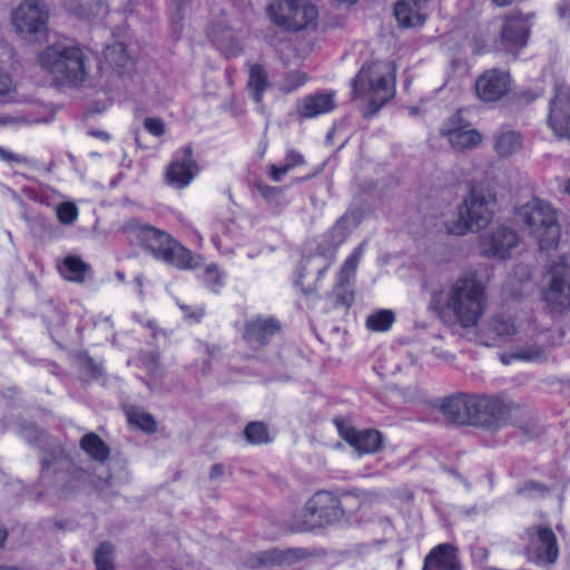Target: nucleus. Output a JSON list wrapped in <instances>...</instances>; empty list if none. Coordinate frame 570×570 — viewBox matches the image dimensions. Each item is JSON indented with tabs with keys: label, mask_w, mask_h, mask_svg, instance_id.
Here are the masks:
<instances>
[{
	"label": "nucleus",
	"mask_w": 570,
	"mask_h": 570,
	"mask_svg": "<svg viewBox=\"0 0 570 570\" xmlns=\"http://www.w3.org/2000/svg\"><path fill=\"white\" fill-rule=\"evenodd\" d=\"M488 296L481 281L471 273L455 278L445 289L444 297L434 294L430 307L441 317L450 314L464 328L474 327L487 309Z\"/></svg>",
	"instance_id": "1"
},
{
	"label": "nucleus",
	"mask_w": 570,
	"mask_h": 570,
	"mask_svg": "<svg viewBox=\"0 0 570 570\" xmlns=\"http://www.w3.org/2000/svg\"><path fill=\"white\" fill-rule=\"evenodd\" d=\"M124 232L158 261L178 269H193L197 266L191 252L165 230L131 219L124 225Z\"/></svg>",
	"instance_id": "2"
},
{
	"label": "nucleus",
	"mask_w": 570,
	"mask_h": 570,
	"mask_svg": "<svg viewBox=\"0 0 570 570\" xmlns=\"http://www.w3.org/2000/svg\"><path fill=\"white\" fill-rule=\"evenodd\" d=\"M38 61L61 85L80 86L88 77V56L79 46L53 43L39 53Z\"/></svg>",
	"instance_id": "3"
},
{
	"label": "nucleus",
	"mask_w": 570,
	"mask_h": 570,
	"mask_svg": "<svg viewBox=\"0 0 570 570\" xmlns=\"http://www.w3.org/2000/svg\"><path fill=\"white\" fill-rule=\"evenodd\" d=\"M353 98L368 105L366 114L376 112L394 96L393 67L387 61L364 65L352 81Z\"/></svg>",
	"instance_id": "4"
},
{
	"label": "nucleus",
	"mask_w": 570,
	"mask_h": 570,
	"mask_svg": "<svg viewBox=\"0 0 570 570\" xmlns=\"http://www.w3.org/2000/svg\"><path fill=\"white\" fill-rule=\"evenodd\" d=\"M517 217L529 229L540 249L553 248L559 243L560 225L557 213L549 203L532 199L517 209Z\"/></svg>",
	"instance_id": "5"
},
{
	"label": "nucleus",
	"mask_w": 570,
	"mask_h": 570,
	"mask_svg": "<svg viewBox=\"0 0 570 570\" xmlns=\"http://www.w3.org/2000/svg\"><path fill=\"white\" fill-rule=\"evenodd\" d=\"M497 209V197L491 191L473 189L458 208L455 220L446 224L451 235L463 236L485 227Z\"/></svg>",
	"instance_id": "6"
},
{
	"label": "nucleus",
	"mask_w": 570,
	"mask_h": 570,
	"mask_svg": "<svg viewBox=\"0 0 570 570\" xmlns=\"http://www.w3.org/2000/svg\"><path fill=\"white\" fill-rule=\"evenodd\" d=\"M49 9L42 0H24L11 12V24L23 40L33 41L48 36Z\"/></svg>",
	"instance_id": "7"
},
{
	"label": "nucleus",
	"mask_w": 570,
	"mask_h": 570,
	"mask_svg": "<svg viewBox=\"0 0 570 570\" xmlns=\"http://www.w3.org/2000/svg\"><path fill=\"white\" fill-rule=\"evenodd\" d=\"M267 13L277 27L298 31L315 21L317 9L306 0H274L267 7Z\"/></svg>",
	"instance_id": "8"
},
{
	"label": "nucleus",
	"mask_w": 570,
	"mask_h": 570,
	"mask_svg": "<svg viewBox=\"0 0 570 570\" xmlns=\"http://www.w3.org/2000/svg\"><path fill=\"white\" fill-rule=\"evenodd\" d=\"M344 507L333 493L321 491L315 493L305 504V520L296 523L297 531H309L315 527L330 524L341 520Z\"/></svg>",
	"instance_id": "9"
},
{
	"label": "nucleus",
	"mask_w": 570,
	"mask_h": 570,
	"mask_svg": "<svg viewBox=\"0 0 570 570\" xmlns=\"http://www.w3.org/2000/svg\"><path fill=\"white\" fill-rule=\"evenodd\" d=\"M471 425L491 431L504 426L517 406L497 396L473 395Z\"/></svg>",
	"instance_id": "10"
},
{
	"label": "nucleus",
	"mask_w": 570,
	"mask_h": 570,
	"mask_svg": "<svg viewBox=\"0 0 570 570\" xmlns=\"http://www.w3.org/2000/svg\"><path fill=\"white\" fill-rule=\"evenodd\" d=\"M543 301L554 309L570 307V265L562 258L554 263L546 276Z\"/></svg>",
	"instance_id": "11"
},
{
	"label": "nucleus",
	"mask_w": 570,
	"mask_h": 570,
	"mask_svg": "<svg viewBox=\"0 0 570 570\" xmlns=\"http://www.w3.org/2000/svg\"><path fill=\"white\" fill-rule=\"evenodd\" d=\"M480 250L483 256L505 259L511 250L518 246L517 233L505 226H499L480 236Z\"/></svg>",
	"instance_id": "12"
},
{
	"label": "nucleus",
	"mask_w": 570,
	"mask_h": 570,
	"mask_svg": "<svg viewBox=\"0 0 570 570\" xmlns=\"http://www.w3.org/2000/svg\"><path fill=\"white\" fill-rule=\"evenodd\" d=\"M529 540L527 553L539 562L554 563L559 557L557 538L548 527L535 525L527 529Z\"/></svg>",
	"instance_id": "13"
},
{
	"label": "nucleus",
	"mask_w": 570,
	"mask_h": 570,
	"mask_svg": "<svg viewBox=\"0 0 570 570\" xmlns=\"http://www.w3.org/2000/svg\"><path fill=\"white\" fill-rule=\"evenodd\" d=\"M340 435L360 454H373L383 449V435L377 430H356L336 422Z\"/></svg>",
	"instance_id": "14"
},
{
	"label": "nucleus",
	"mask_w": 570,
	"mask_h": 570,
	"mask_svg": "<svg viewBox=\"0 0 570 570\" xmlns=\"http://www.w3.org/2000/svg\"><path fill=\"white\" fill-rule=\"evenodd\" d=\"M198 173L197 163L193 158V148L186 146L177 153L166 170V180L169 185L184 188L190 184Z\"/></svg>",
	"instance_id": "15"
},
{
	"label": "nucleus",
	"mask_w": 570,
	"mask_h": 570,
	"mask_svg": "<svg viewBox=\"0 0 570 570\" xmlns=\"http://www.w3.org/2000/svg\"><path fill=\"white\" fill-rule=\"evenodd\" d=\"M509 73L499 69L484 71L475 81V92L484 102L500 100L509 91Z\"/></svg>",
	"instance_id": "16"
},
{
	"label": "nucleus",
	"mask_w": 570,
	"mask_h": 570,
	"mask_svg": "<svg viewBox=\"0 0 570 570\" xmlns=\"http://www.w3.org/2000/svg\"><path fill=\"white\" fill-rule=\"evenodd\" d=\"M528 33L527 23L522 16H507L500 31L497 49L515 55L517 50L527 45Z\"/></svg>",
	"instance_id": "17"
},
{
	"label": "nucleus",
	"mask_w": 570,
	"mask_h": 570,
	"mask_svg": "<svg viewBox=\"0 0 570 570\" xmlns=\"http://www.w3.org/2000/svg\"><path fill=\"white\" fill-rule=\"evenodd\" d=\"M365 252V243L360 244L352 254L344 261L338 275L337 282L334 287V295L337 303L344 306H350L353 302V293L345 291V286L354 279L358 264Z\"/></svg>",
	"instance_id": "18"
},
{
	"label": "nucleus",
	"mask_w": 570,
	"mask_h": 570,
	"mask_svg": "<svg viewBox=\"0 0 570 570\" xmlns=\"http://www.w3.org/2000/svg\"><path fill=\"white\" fill-rule=\"evenodd\" d=\"M71 465L65 453H50L41 461L40 481L45 487L61 485L67 480Z\"/></svg>",
	"instance_id": "19"
},
{
	"label": "nucleus",
	"mask_w": 570,
	"mask_h": 570,
	"mask_svg": "<svg viewBox=\"0 0 570 570\" xmlns=\"http://www.w3.org/2000/svg\"><path fill=\"white\" fill-rule=\"evenodd\" d=\"M308 557V552L305 549L294 548L286 550H267L256 553L247 559V566L256 568L261 566H281V564H293L299 560Z\"/></svg>",
	"instance_id": "20"
},
{
	"label": "nucleus",
	"mask_w": 570,
	"mask_h": 570,
	"mask_svg": "<svg viewBox=\"0 0 570 570\" xmlns=\"http://www.w3.org/2000/svg\"><path fill=\"white\" fill-rule=\"evenodd\" d=\"M549 126L561 138L570 139V97L566 92H558L550 105Z\"/></svg>",
	"instance_id": "21"
},
{
	"label": "nucleus",
	"mask_w": 570,
	"mask_h": 570,
	"mask_svg": "<svg viewBox=\"0 0 570 570\" xmlns=\"http://www.w3.org/2000/svg\"><path fill=\"white\" fill-rule=\"evenodd\" d=\"M456 122L458 119L452 118L441 129L442 135L454 149L464 150L480 145L482 137L478 130L468 126H456Z\"/></svg>",
	"instance_id": "22"
},
{
	"label": "nucleus",
	"mask_w": 570,
	"mask_h": 570,
	"mask_svg": "<svg viewBox=\"0 0 570 570\" xmlns=\"http://www.w3.org/2000/svg\"><path fill=\"white\" fill-rule=\"evenodd\" d=\"M350 233V218L347 216L342 217L336 222V224L332 227V229L327 234V238H330V245L325 247L324 245H320L317 248V254L325 258L326 264L323 268L318 271V277H321L327 268L334 263L336 250L341 246V244L346 239Z\"/></svg>",
	"instance_id": "23"
},
{
	"label": "nucleus",
	"mask_w": 570,
	"mask_h": 570,
	"mask_svg": "<svg viewBox=\"0 0 570 570\" xmlns=\"http://www.w3.org/2000/svg\"><path fill=\"white\" fill-rule=\"evenodd\" d=\"M426 3L428 0H399L394 7L399 24L404 28L422 26L425 21Z\"/></svg>",
	"instance_id": "24"
},
{
	"label": "nucleus",
	"mask_w": 570,
	"mask_h": 570,
	"mask_svg": "<svg viewBox=\"0 0 570 570\" xmlns=\"http://www.w3.org/2000/svg\"><path fill=\"white\" fill-rule=\"evenodd\" d=\"M473 395H458L443 401V414L456 424L471 425Z\"/></svg>",
	"instance_id": "25"
},
{
	"label": "nucleus",
	"mask_w": 570,
	"mask_h": 570,
	"mask_svg": "<svg viewBox=\"0 0 570 570\" xmlns=\"http://www.w3.org/2000/svg\"><path fill=\"white\" fill-rule=\"evenodd\" d=\"M423 570H460L454 548L449 543L435 547L426 556Z\"/></svg>",
	"instance_id": "26"
},
{
	"label": "nucleus",
	"mask_w": 570,
	"mask_h": 570,
	"mask_svg": "<svg viewBox=\"0 0 570 570\" xmlns=\"http://www.w3.org/2000/svg\"><path fill=\"white\" fill-rule=\"evenodd\" d=\"M279 330V324L272 317H255L246 323L244 338L249 343L264 345Z\"/></svg>",
	"instance_id": "27"
},
{
	"label": "nucleus",
	"mask_w": 570,
	"mask_h": 570,
	"mask_svg": "<svg viewBox=\"0 0 570 570\" xmlns=\"http://www.w3.org/2000/svg\"><path fill=\"white\" fill-rule=\"evenodd\" d=\"M335 108L334 94L321 92L306 96L298 105L297 112L304 118H314Z\"/></svg>",
	"instance_id": "28"
},
{
	"label": "nucleus",
	"mask_w": 570,
	"mask_h": 570,
	"mask_svg": "<svg viewBox=\"0 0 570 570\" xmlns=\"http://www.w3.org/2000/svg\"><path fill=\"white\" fill-rule=\"evenodd\" d=\"M520 328V322L515 315L501 312L492 315L487 322V331L497 337H510Z\"/></svg>",
	"instance_id": "29"
},
{
	"label": "nucleus",
	"mask_w": 570,
	"mask_h": 570,
	"mask_svg": "<svg viewBox=\"0 0 570 570\" xmlns=\"http://www.w3.org/2000/svg\"><path fill=\"white\" fill-rule=\"evenodd\" d=\"M80 448L88 456L99 463H104L109 459L110 449L96 433L90 432L80 439Z\"/></svg>",
	"instance_id": "30"
},
{
	"label": "nucleus",
	"mask_w": 570,
	"mask_h": 570,
	"mask_svg": "<svg viewBox=\"0 0 570 570\" xmlns=\"http://www.w3.org/2000/svg\"><path fill=\"white\" fill-rule=\"evenodd\" d=\"M268 76L266 69L257 63L248 66V83L247 87L252 92V97L256 104H261L265 90L267 89Z\"/></svg>",
	"instance_id": "31"
},
{
	"label": "nucleus",
	"mask_w": 570,
	"mask_h": 570,
	"mask_svg": "<svg viewBox=\"0 0 570 570\" xmlns=\"http://www.w3.org/2000/svg\"><path fill=\"white\" fill-rule=\"evenodd\" d=\"M60 274L70 282L82 283L86 275L91 271V266L85 263L78 256H67L60 266Z\"/></svg>",
	"instance_id": "32"
},
{
	"label": "nucleus",
	"mask_w": 570,
	"mask_h": 570,
	"mask_svg": "<svg viewBox=\"0 0 570 570\" xmlns=\"http://www.w3.org/2000/svg\"><path fill=\"white\" fill-rule=\"evenodd\" d=\"M522 148V137L513 130L502 131L494 138V150L500 157H510Z\"/></svg>",
	"instance_id": "33"
},
{
	"label": "nucleus",
	"mask_w": 570,
	"mask_h": 570,
	"mask_svg": "<svg viewBox=\"0 0 570 570\" xmlns=\"http://www.w3.org/2000/svg\"><path fill=\"white\" fill-rule=\"evenodd\" d=\"M63 6L71 13L89 18L100 10V0H63Z\"/></svg>",
	"instance_id": "34"
},
{
	"label": "nucleus",
	"mask_w": 570,
	"mask_h": 570,
	"mask_svg": "<svg viewBox=\"0 0 570 570\" xmlns=\"http://www.w3.org/2000/svg\"><path fill=\"white\" fill-rule=\"evenodd\" d=\"M395 316L391 309H380L366 318V326L371 331H387L394 323Z\"/></svg>",
	"instance_id": "35"
},
{
	"label": "nucleus",
	"mask_w": 570,
	"mask_h": 570,
	"mask_svg": "<svg viewBox=\"0 0 570 570\" xmlns=\"http://www.w3.org/2000/svg\"><path fill=\"white\" fill-rule=\"evenodd\" d=\"M105 57L110 65L115 66L119 70L125 69L130 65V58L126 51L125 45L121 42L107 47Z\"/></svg>",
	"instance_id": "36"
},
{
	"label": "nucleus",
	"mask_w": 570,
	"mask_h": 570,
	"mask_svg": "<svg viewBox=\"0 0 570 570\" xmlns=\"http://www.w3.org/2000/svg\"><path fill=\"white\" fill-rule=\"evenodd\" d=\"M544 356V350L539 346H530V347H522L518 348L512 355H504L502 354L500 356L502 363L509 364L512 360H521V361H529V362H535L540 361Z\"/></svg>",
	"instance_id": "37"
},
{
	"label": "nucleus",
	"mask_w": 570,
	"mask_h": 570,
	"mask_svg": "<svg viewBox=\"0 0 570 570\" xmlns=\"http://www.w3.org/2000/svg\"><path fill=\"white\" fill-rule=\"evenodd\" d=\"M244 436L248 443L262 444L271 441L267 426L262 422H252L246 425Z\"/></svg>",
	"instance_id": "38"
},
{
	"label": "nucleus",
	"mask_w": 570,
	"mask_h": 570,
	"mask_svg": "<svg viewBox=\"0 0 570 570\" xmlns=\"http://www.w3.org/2000/svg\"><path fill=\"white\" fill-rule=\"evenodd\" d=\"M127 415H128V422L131 425H136L137 428H139L140 430H142L145 432L156 431V422L150 414L139 411V410H132V411L128 412Z\"/></svg>",
	"instance_id": "39"
},
{
	"label": "nucleus",
	"mask_w": 570,
	"mask_h": 570,
	"mask_svg": "<svg viewBox=\"0 0 570 570\" xmlns=\"http://www.w3.org/2000/svg\"><path fill=\"white\" fill-rule=\"evenodd\" d=\"M112 556L114 547L108 542H102L95 556L97 570H114Z\"/></svg>",
	"instance_id": "40"
},
{
	"label": "nucleus",
	"mask_w": 570,
	"mask_h": 570,
	"mask_svg": "<svg viewBox=\"0 0 570 570\" xmlns=\"http://www.w3.org/2000/svg\"><path fill=\"white\" fill-rule=\"evenodd\" d=\"M307 81V75L301 70H294L285 73L279 90L283 92H292L303 86Z\"/></svg>",
	"instance_id": "41"
},
{
	"label": "nucleus",
	"mask_w": 570,
	"mask_h": 570,
	"mask_svg": "<svg viewBox=\"0 0 570 570\" xmlns=\"http://www.w3.org/2000/svg\"><path fill=\"white\" fill-rule=\"evenodd\" d=\"M56 214L61 224L71 225L78 218V208L75 204L65 202L57 206Z\"/></svg>",
	"instance_id": "42"
},
{
	"label": "nucleus",
	"mask_w": 570,
	"mask_h": 570,
	"mask_svg": "<svg viewBox=\"0 0 570 570\" xmlns=\"http://www.w3.org/2000/svg\"><path fill=\"white\" fill-rule=\"evenodd\" d=\"M204 282L214 291L223 285V278L216 265L212 264L206 267L204 273Z\"/></svg>",
	"instance_id": "43"
},
{
	"label": "nucleus",
	"mask_w": 570,
	"mask_h": 570,
	"mask_svg": "<svg viewBox=\"0 0 570 570\" xmlns=\"http://www.w3.org/2000/svg\"><path fill=\"white\" fill-rule=\"evenodd\" d=\"M179 307L184 312V316L188 322L198 323L204 316L203 307H190L185 304H179Z\"/></svg>",
	"instance_id": "44"
},
{
	"label": "nucleus",
	"mask_w": 570,
	"mask_h": 570,
	"mask_svg": "<svg viewBox=\"0 0 570 570\" xmlns=\"http://www.w3.org/2000/svg\"><path fill=\"white\" fill-rule=\"evenodd\" d=\"M144 126L148 132L156 137H159L165 132L164 122L157 118H146Z\"/></svg>",
	"instance_id": "45"
},
{
	"label": "nucleus",
	"mask_w": 570,
	"mask_h": 570,
	"mask_svg": "<svg viewBox=\"0 0 570 570\" xmlns=\"http://www.w3.org/2000/svg\"><path fill=\"white\" fill-rule=\"evenodd\" d=\"M255 187L259 191V194L266 199H273L278 194L277 188L268 186L262 181L256 183Z\"/></svg>",
	"instance_id": "46"
},
{
	"label": "nucleus",
	"mask_w": 570,
	"mask_h": 570,
	"mask_svg": "<svg viewBox=\"0 0 570 570\" xmlns=\"http://www.w3.org/2000/svg\"><path fill=\"white\" fill-rule=\"evenodd\" d=\"M0 159H2L3 161H7V163H11V161L20 163V164L27 163V158L24 156L16 155L2 147H0Z\"/></svg>",
	"instance_id": "47"
},
{
	"label": "nucleus",
	"mask_w": 570,
	"mask_h": 570,
	"mask_svg": "<svg viewBox=\"0 0 570 570\" xmlns=\"http://www.w3.org/2000/svg\"><path fill=\"white\" fill-rule=\"evenodd\" d=\"M284 161L289 164L292 168L302 166L304 164V157L295 150H289L284 158Z\"/></svg>",
	"instance_id": "48"
},
{
	"label": "nucleus",
	"mask_w": 570,
	"mask_h": 570,
	"mask_svg": "<svg viewBox=\"0 0 570 570\" xmlns=\"http://www.w3.org/2000/svg\"><path fill=\"white\" fill-rule=\"evenodd\" d=\"M13 90V83L9 76L0 73V96H6Z\"/></svg>",
	"instance_id": "49"
},
{
	"label": "nucleus",
	"mask_w": 570,
	"mask_h": 570,
	"mask_svg": "<svg viewBox=\"0 0 570 570\" xmlns=\"http://www.w3.org/2000/svg\"><path fill=\"white\" fill-rule=\"evenodd\" d=\"M145 367L147 371L151 373H156L159 366V360L158 355L150 354L148 357L144 361Z\"/></svg>",
	"instance_id": "50"
},
{
	"label": "nucleus",
	"mask_w": 570,
	"mask_h": 570,
	"mask_svg": "<svg viewBox=\"0 0 570 570\" xmlns=\"http://www.w3.org/2000/svg\"><path fill=\"white\" fill-rule=\"evenodd\" d=\"M269 175L274 181H279L286 174L283 173L282 166L272 165L269 168Z\"/></svg>",
	"instance_id": "51"
},
{
	"label": "nucleus",
	"mask_w": 570,
	"mask_h": 570,
	"mask_svg": "<svg viewBox=\"0 0 570 570\" xmlns=\"http://www.w3.org/2000/svg\"><path fill=\"white\" fill-rule=\"evenodd\" d=\"M533 490H538L540 492H543V487L533 482V481H529L524 484V487L522 489H520L518 492L519 493H524V492H528V491H533Z\"/></svg>",
	"instance_id": "52"
},
{
	"label": "nucleus",
	"mask_w": 570,
	"mask_h": 570,
	"mask_svg": "<svg viewBox=\"0 0 570 570\" xmlns=\"http://www.w3.org/2000/svg\"><path fill=\"white\" fill-rule=\"evenodd\" d=\"M223 473H224V468H223V465H220V464H215V465H213V466H212V469H210L209 476H210V479H216V478L222 476V475H223Z\"/></svg>",
	"instance_id": "53"
},
{
	"label": "nucleus",
	"mask_w": 570,
	"mask_h": 570,
	"mask_svg": "<svg viewBox=\"0 0 570 570\" xmlns=\"http://www.w3.org/2000/svg\"><path fill=\"white\" fill-rule=\"evenodd\" d=\"M90 135H92L94 137H97L99 139H102L105 141H108L110 139V136L108 132L106 131H101V130H92L90 132Z\"/></svg>",
	"instance_id": "54"
},
{
	"label": "nucleus",
	"mask_w": 570,
	"mask_h": 570,
	"mask_svg": "<svg viewBox=\"0 0 570 570\" xmlns=\"http://www.w3.org/2000/svg\"><path fill=\"white\" fill-rule=\"evenodd\" d=\"M513 0H492L495 6L503 7L512 3Z\"/></svg>",
	"instance_id": "55"
},
{
	"label": "nucleus",
	"mask_w": 570,
	"mask_h": 570,
	"mask_svg": "<svg viewBox=\"0 0 570 570\" xmlns=\"http://www.w3.org/2000/svg\"><path fill=\"white\" fill-rule=\"evenodd\" d=\"M562 191L564 194H567L568 196H570V178L564 180V184H563V187H562Z\"/></svg>",
	"instance_id": "56"
},
{
	"label": "nucleus",
	"mask_w": 570,
	"mask_h": 570,
	"mask_svg": "<svg viewBox=\"0 0 570 570\" xmlns=\"http://www.w3.org/2000/svg\"><path fill=\"white\" fill-rule=\"evenodd\" d=\"M281 166H282L283 173H285V174H287L288 171H291L293 169L292 166L285 161Z\"/></svg>",
	"instance_id": "57"
},
{
	"label": "nucleus",
	"mask_w": 570,
	"mask_h": 570,
	"mask_svg": "<svg viewBox=\"0 0 570 570\" xmlns=\"http://www.w3.org/2000/svg\"><path fill=\"white\" fill-rule=\"evenodd\" d=\"M7 532L0 527V546L3 543Z\"/></svg>",
	"instance_id": "58"
},
{
	"label": "nucleus",
	"mask_w": 570,
	"mask_h": 570,
	"mask_svg": "<svg viewBox=\"0 0 570 570\" xmlns=\"http://www.w3.org/2000/svg\"><path fill=\"white\" fill-rule=\"evenodd\" d=\"M559 12H560V16L561 17H564L566 16V9L563 7H560L559 8Z\"/></svg>",
	"instance_id": "59"
},
{
	"label": "nucleus",
	"mask_w": 570,
	"mask_h": 570,
	"mask_svg": "<svg viewBox=\"0 0 570 570\" xmlns=\"http://www.w3.org/2000/svg\"><path fill=\"white\" fill-rule=\"evenodd\" d=\"M0 570H17V569H14V568H10V569H9V568H2V567H0Z\"/></svg>",
	"instance_id": "60"
}]
</instances>
